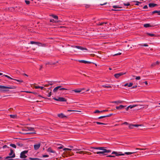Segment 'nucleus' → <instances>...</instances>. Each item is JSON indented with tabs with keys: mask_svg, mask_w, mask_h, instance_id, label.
I'll return each mask as SVG.
<instances>
[{
	"mask_svg": "<svg viewBox=\"0 0 160 160\" xmlns=\"http://www.w3.org/2000/svg\"><path fill=\"white\" fill-rule=\"evenodd\" d=\"M134 152H125L124 154L122 153L121 152H117L115 151H113L112 154H115V156H122L124 155V154H126V155H130L131 154Z\"/></svg>",
	"mask_w": 160,
	"mask_h": 160,
	"instance_id": "obj_1",
	"label": "nucleus"
},
{
	"mask_svg": "<svg viewBox=\"0 0 160 160\" xmlns=\"http://www.w3.org/2000/svg\"><path fill=\"white\" fill-rule=\"evenodd\" d=\"M28 152V150H25L21 152L20 154V158H25L27 157V156L25 154L27 153Z\"/></svg>",
	"mask_w": 160,
	"mask_h": 160,
	"instance_id": "obj_2",
	"label": "nucleus"
},
{
	"mask_svg": "<svg viewBox=\"0 0 160 160\" xmlns=\"http://www.w3.org/2000/svg\"><path fill=\"white\" fill-rule=\"evenodd\" d=\"M0 88H6V89H15L17 88V87L14 86H5L2 85H0Z\"/></svg>",
	"mask_w": 160,
	"mask_h": 160,
	"instance_id": "obj_3",
	"label": "nucleus"
},
{
	"mask_svg": "<svg viewBox=\"0 0 160 160\" xmlns=\"http://www.w3.org/2000/svg\"><path fill=\"white\" fill-rule=\"evenodd\" d=\"M53 99L58 101L65 102L67 101V99L63 97H59L58 98H54Z\"/></svg>",
	"mask_w": 160,
	"mask_h": 160,
	"instance_id": "obj_4",
	"label": "nucleus"
},
{
	"mask_svg": "<svg viewBox=\"0 0 160 160\" xmlns=\"http://www.w3.org/2000/svg\"><path fill=\"white\" fill-rule=\"evenodd\" d=\"M126 73V72L123 73V72H120V73H118L115 74L114 75V76L115 77V78H118L120 76H121L125 74Z\"/></svg>",
	"mask_w": 160,
	"mask_h": 160,
	"instance_id": "obj_5",
	"label": "nucleus"
},
{
	"mask_svg": "<svg viewBox=\"0 0 160 160\" xmlns=\"http://www.w3.org/2000/svg\"><path fill=\"white\" fill-rule=\"evenodd\" d=\"M72 47L73 48H75L78 49H81L82 50H86V51H88V49L86 48H82L80 46H72Z\"/></svg>",
	"mask_w": 160,
	"mask_h": 160,
	"instance_id": "obj_6",
	"label": "nucleus"
},
{
	"mask_svg": "<svg viewBox=\"0 0 160 160\" xmlns=\"http://www.w3.org/2000/svg\"><path fill=\"white\" fill-rule=\"evenodd\" d=\"M112 7L115 8V9H112V11H120L121 10L119 9V8H121L122 7L119 6H118L116 5H114L112 6Z\"/></svg>",
	"mask_w": 160,
	"mask_h": 160,
	"instance_id": "obj_7",
	"label": "nucleus"
},
{
	"mask_svg": "<svg viewBox=\"0 0 160 160\" xmlns=\"http://www.w3.org/2000/svg\"><path fill=\"white\" fill-rule=\"evenodd\" d=\"M15 157V153H14L12 156H7L5 158V160H12L13 159H12V158H14Z\"/></svg>",
	"mask_w": 160,
	"mask_h": 160,
	"instance_id": "obj_8",
	"label": "nucleus"
},
{
	"mask_svg": "<svg viewBox=\"0 0 160 160\" xmlns=\"http://www.w3.org/2000/svg\"><path fill=\"white\" fill-rule=\"evenodd\" d=\"M141 126V125H138V124H129V128L130 129H132L134 127H138V126Z\"/></svg>",
	"mask_w": 160,
	"mask_h": 160,
	"instance_id": "obj_9",
	"label": "nucleus"
},
{
	"mask_svg": "<svg viewBox=\"0 0 160 160\" xmlns=\"http://www.w3.org/2000/svg\"><path fill=\"white\" fill-rule=\"evenodd\" d=\"M41 146L40 143H39L38 144H35L34 145V149L35 150H38L40 147Z\"/></svg>",
	"mask_w": 160,
	"mask_h": 160,
	"instance_id": "obj_10",
	"label": "nucleus"
},
{
	"mask_svg": "<svg viewBox=\"0 0 160 160\" xmlns=\"http://www.w3.org/2000/svg\"><path fill=\"white\" fill-rule=\"evenodd\" d=\"M78 62H79L83 63L85 64H91L92 63V62H90L88 61L84 60H79Z\"/></svg>",
	"mask_w": 160,
	"mask_h": 160,
	"instance_id": "obj_11",
	"label": "nucleus"
},
{
	"mask_svg": "<svg viewBox=\"0 0 160 160\" xmlns=\"http://www.w3.org/2000/svg\"><path fill=\"white\" fill-rule=\"evenodd\" d=\"M125 106H123L122 105H120L119 106H116V108L118 110H121L124 108L125 107Z\"/></svg>",
	"mask_w": 160,
	"mask_h": 160,
	"instance_id": "obj_12",
	"label": "nucleus"
},
{
	"mask_svg": "<svg viewBox=\"0 0 160 160\" xmlns=\"http://www.w3.org/2000/svg\"><path fill=\"white\" fill-rule=\"evenodd\" d=\"M48 152H51V153H56L55 151L53 150L52 149V148H48L47 151Z\"/></svg>",
	"mask_w": 160,
	"mask_h": 160,
	"instance_id": "obj_13",
	"label": "nucleus"
},
{
	"mask_svg": "<svg viewBox=\"0 0 160 160\" xmlns=\"http://www.w3.org/2000/svg\"><path fill=\"white\" fill-rule=\"evenodd\" d=\"M61 87H62L61 86H58L57 87H56L53 90V92H57L58 90V89H59V88H61Z\"/></svg>",
	"mask_w": 160,
	"mask_h": 160,
	"instance_id": "obj_14",
	"label": "nucleus"
},
{
	"mask_svg": "<svg viewBox=\"0 0 160 160\" xmlns=\"http://www.w3.org/2000/svg\"><path fill=\"white\" fill-rule=\"evenodd\" d=\"M58 116L59 117L61 118H63L65 117H67L66 116L63 114L62 113L58 114Z\"/></svg>",
	"mask_w": 160,
	"mask_h": 160,
	"instance_id": "obj_15",
	"label": "nucleus"
},
{
	"mask_svg": "<svg viewBox=\"0 0 160 160\" xmlns=\"http://www.w3.org/2000/svg\"><path fill=\"white\" fill-rule=\"evenodd\" d=\"M38 46H42L43 47H45L47 45L45 43H42L40 42H38Z\"/></svg>",
	"mask_w": 160,
	"mask_h": 160,
	"instance_id": "obj_16",
	"label": "nucleus"
},
{
	"mask_svg": "<svg viewBox=\"0 0 160 160\" xmlns=\"http://www.w3.org/2000/svg\"><path fill=\"white\" fill-rule=\"evenodd\" d=\"M159 63V62L158 61H157L156 62H153L151 64V66L152 67H154L156 65H158Z\"/></svg>",
	"mask_w": 160,
	"mask_h": 160,
	"instance_id": "obj_17",
	"label": "nucleus"
},
{
	"mask_svg": "<svg viewBox=\"0 0 160 160\" xmlns=\"http://www.w3.org/2000/svg\"><path fill=\"white\" fill-rule=\"evenodd\" d=\"M157 13V14L158 15H160V11L155 10V11H153V12H152V14H154V13Z\"/></svg>",
	"mask_w": 160,
	"mask_h": 160,
	"instance_id": "obj_18",
	"label": "nucleus"
},
{
	"mask_svg": "<svg viewBox=\"0 0 160 160\" xmlns=\"http://www.w3.org/2000/svg\"><path fill=\"white\" fill-rule=\"evenodd\" d=\"M10 152L9 153V156H12V155H13V154L14 153V152L13 150L11 148H10Z\"/></svg>",
	"mask_w": 160,
	"mask_h": 160,
	"instance_id": "obj_19",
	"label": "nucleus"
},
{
	"mask_svg": "<svg viewBox=\"0 0 160 160\" xmlns=\"http://www.w3.org/2000/svg\"><path fill=\"white\" fill-rule=\"evenodd\" d=\"M82 90H79L78 89H76L74 90H72V92H74L76 93H79L81 92Z\"/></svg>",
	"mask_w": 160,
	"mask_h": 160,
	"instance_id": "obj_20",
	"label": "nucleus"
},
{
	"mask_svg": "<svg viewBox=\"0 0 160 160\" xmlns=\"http://www.w3.org/2000/svg\"><path fill=\"white\" fill-rule=\"evenodd\" d=\"M30 43L31 44H36V45H38V42H34V41H31L30 42Z\"/></svg>",
	"mask_w": 160,
	"mask_h": 160,
	"instance_id": "obj_21",
	"label": "nucleus"
},
{
	"mask_svg": "<svg viewBox=\"0 0 160 160\" xmlns=\"http://www.w3.org/2000/svg\"><path fill=\"white\" fill-rule=\"evenodd\" d=\"M157 6L158 5L156 4L151 3V8L154 7H155Z\"/></svg>",
	"mask_w": 160,
	"mask_h": 160,
	"instance_id": "obj_22",
	"label": "nucleus"
},
{
	"mask_svg": "<svg viewBox=\"0 0 160 160\" xmlns=\"http://www.w3.org/2000/svg\"><path fill=\"white\" fill-rule=\"evenodd\" d=\"M29 159L30 160H39L40 159L38 158H32L31 157L29 158Z\"/></svg>",
	"mask_w": 160,
	"mask_h": 160,
	"instance_id": "obj_23",
	"label": "nucleus"
},
{
	"mask_svg": "<svg viewBox=\"0 0 160 160\" xmlns=\"http://www.w3.org/2000/svg\"><path fill=\"white\" fill-rule=\"evenodd\" d=\"M51 16H52V17L54 18V19H56V20H58V17L57 16V15H51Z\"/></svg>",
	"mask_w": 160,
	"mask_h": 160,
	"instance_id": "obj_24",
	"label": "nucleus"
},
{
	"mask_svg": "<svg viewBox=\"0 0 160 160\" xmlns=\"http://www.w3.org/2000/svg\"><path fill=\"white\" fill-rule=\"evenodd\" d=\"M13 80L15 81H17L18 82H20V83H22V82H23V81L21 80H18V79H13Z\"/></svg>",
	"mask_w": 160,
	"mask_h": 160,
	"instance_id": "obj_25",
	"label": "nucleus"
},
{
	"mask_svg": "<svg viewBox=\"0 0 160 160\" xmlns=\"http://www.w3.org/2000/svg\"><path fill=\"white\" fill-rule=\"evenodd\" d=\"M93 123H96L97 124H100V125H106V124H105L104 123H101L98 122H94Z\"/></svg>",
	"mask_w": 160,
	"mask_h": 160,
	"instance_id": "obj_26",
	"label": "nucleus"
},
{
	"mask_svg": "<svg viewBox=\"0 0 160 160\" xmlns=\"http://www.w3.org/2000/svg\"><path fill=\"white\" fill-rule=\"evenodd\" d=\"M102 86L104 88H111L112 86H109V85H108V86L106 85H103Z\"/></svg>",
	"mask_w": 160,
	"mask_h": 160,
	"instance_id": "obj_27",
	"label": "nucleus"
},
{
	"mask_svg": "<svg viewBox=\"0 0 160 160\" xmlns=\"http://www.w3.org/2000/svg\"><path fill=\"white\" fill-rule=\"evenodd\" d=\"M143 26L144 27L148 28L150 27V24L147 23L144 24Z\"/></svg>",
	"mask_w": 160,
	"mask_h": 160,
	"instance_id": "obj_28",
	"label": "nucleus"
},
{
	"mask_svg": "<svg viewBox=\"0 0 160 160\" xmlns=\"http://www.w3.org/2000/svg\"><path fill=\"white\" fill-rule=\"evenodd\" d=\"M50 22H54V23H57L59 21H58L55 20L53 19H50Z\"/></svg>",
	"mask_w": 160,
	"mask_h": 160,
	"instance_id": "obj_29",
	"label": "nucleus"
},
{
	"mask_svg": "<svg viewBox=\"0 0 160 160\" xmlns=\"http://www.w3.org/2000/svg\"><path fill=\"white\" fill-rule=\"evenodd\" d=\"M104 150H102L103 151H99V152H97V154H104L105 153V152H104Z\"/></svg>",
	"mask_w": 160,
	"mask_h": 160,
	"instance_id": "obj_30",
	"label": "nucleus"
},
{
	"mask_svg": "<svg viewBox=\"0 0 160 160\" xmlns=\"http://www.w3.org/2000/svg\"><path fill=\"white\" fill-rule=\"evenodd\" d=\"M16 145L20 147H22L23 146V144L22 143L19 142L17 143Z\"/></svg>",
	"mask_w": 160,
	"mask_h": 160,
	"instance_id": "obj_31",
	"label": "nucleus"
},
{
	"mask_svg": "<svg viewBox=\"0 0 160 160\" xmlns=\"http://www.w3.org/2000/svg\"><path fill=\"white\" fill-rule=\"evenodd\" d=\"M138 45L141 46H144L145 47H147L148 46V45L147 43L144 44L143 45L142 44H138Z\"/></svg>",
	"mask_w": 160,
	"mask_h": 160,
	"instance_id": "obj_32",
	"label": "nucleus"
},
{
	"mask_svg": "<svg viewBox=\"0 0 160 160\" xmlns=\"http://www.w3.org/2000/svg\"><path fill=\"white\" fill-rule=\"evenodd\" d=\"M10 146L14 148H16V146L14 144L11 143L10 144Z\"/></svg>",
	"mask_w": 160,
	"mask_h": 160,
	"instance_id": "obj_33",
	"label": "nucleus"
},
{
	"mask_svg": "<svg viewBox=\"0 0 160 160\" xmlns=\"http://www.w3.org/2000/svg\"><path fill=\"white\" fill-rule=\"evenodd\" d=\"M29 131H34V129L33 128L28 127V129Z\"/></svg>",
	"mask_w": 160,
	"mask_h": 160,
	"instance_id": "obj_34",
	"label": "nucleus"
},
{
	"mask_svg": "<svg viewBox=\"0 0 160 160\" xmlns=\"http://www.w3.org/2000/svg\"><path fill=\"white\" fill-rule=\"evenodd\" d=\"M28 127H25L22 129V130L24 131H29V130H28Z\"/></svg>",
	"mask_w": 160,
	"mask_h": 160,
	"instance_id": "obj_35",
	"label": "nucleus"
},
{
	"mask_svg": "<svg viewBox=\"0 0 160 160\" xmlns=\"http://www.w3.org/2000/svg\"><path fill=\"white\" fill-rule=\"evenodd\" d=\"M3 76L5 77H6L8 78H9V79H11L12 80H13V78H11V77H9V76H8L7 75H3Z\"/></svg>",
	"mask_w": 160,
	"mask_h": 160,
	"instance_id": "obj_36",
	"label": "nucleus"
},
{
	"mask_svg": "<svg viewBox=\"0 0 160 160\" xmlns=\"http://www.w3.org/2000/svg\"><path fill=\"white\" fill-rule=\"evenodd\" d=\"M122 102L121 101H113L112 102L113 103H121Z\"/></svg>",
	"mask_w": 160,
	"mask_h": 160,
	"instance_id": "obj_37",
	"label": "nucleus"
},
{
	"mask_svg": "<svg viewBox=\"0 0 160 160\" xmlns=\"http://www.w3.org/2000/svg\"><path fill=\"white\" fill-rule=\"evenodd\" d=\"M69 89H67V88H59V90H60V91H61V90H68Z\"/></svg>",
	"mask_w": 160,
	"mask_h": 160,
	"instance_id": "obj_38",
	"label": "nucleus"
},
{
	"mask_svg": "<svg viewBox=\"0 0 160 160\" xmlns=\"http://www.w3.org/2000/svg\"><path fill=\"white\" fill-rule=\"evenodd\" d=\"M104 152H105V153H109L111 152V150H110L105 149Z\"/></svg>",
	"mask_w": 160,
	"mask_h": 160,
	"instance_id": "obj_39",
	"label": "nucleus"
},
{
	"mask_svg": "<svg viewBox=\"0 0 160 160\" xmlns=\"http://www.w3.org/2000/svg\"><path fill=\"white\" fill-rule=\"evenodd\" d=\"M10 118H16V115H10Z\"/></svg>",
	"mask_w": 160,
	"mask_h": 160,
	"instance_id": "obj_40",
	"label": "nucleus"
},
{
	"mask_svg": "<svg viewBox=\"0 0 160 160\" xmlns=\"http://www.w3.org/2000/svg\"><path fill=\"white\" fill-rule=\"evenodd\" d=\"M137 106V105H130L129 106H128V108H133V107H135L136 106Z\"/></svg>",
	"mask_w": 160,
	"mask_h": 160,
	"instance_id": "obj_41",
	"label": "nucleus"
},
{
	"mask_svg": "<svg viewBox=\"0 0 160 160\" xmlns=\"http://www.w3.org/2000/svg\"><path fill=\"white\" fill-rule=\"evenodd\" d=\"M34 132H30V133H26L25 134H36V131H35L34 130Z\"/></svg>",
	"mask_w": 160,
	"mask_h": 160,
	"instance_id": "obj_42",
	"label": "nucleus"
},
{
	"mask_svg": "<svg viewBox=\"0 0 160 160\" xmlns=\"http://www.w3.org/2000/svg\"><path fill=\"white\" fill-rule=\"evenodd\" d=\"M97 25L98 26L103 25V23L102 22H99L98 23H97Z\"/></svg>",
	"mask_w": 160,
	"mask_h": 160,
	"instance_id": "obj_43",
	"label": "nucleus"
},
{
	"mask_svg": "<svg viewBox=\"0 0 160 160\" xmlns=\"http://www.w3.org/2000/svg\"><path fill=\"white\" fill-rule=\"evenodd\" d=\"M51 93H52V90H51V91L48 92V94L47 95V96L48 97H50V96H51Z\"/></svg>",
	"mask_w": 160,
	"mask_h": 160,
	"instance_id": "obj_44",
	"label": "nucleus"
},
{
	"mask_svg": "<svg viewBox=\"0 0 160 160\" xmlns=\"http://www.w3.org/2000/svg\"><path fill=\"white\" fill-rule=\"evenodd\" d=\"M84 152L83 151H80L79 152H77L76 153H79V154H84Z\"/></svg>",
	"mask_w": 160,
	"mask_h": 160,
	"instance_id": "obj_45",
	"label": "nucleus"
},
{
	"mask_svg": "<svg viewBox=\"0 0 160 160\" xmlns=\"http://www.w3.org/2000/svg\"><path fill=\"white\" fill-rule=\"evenodd\" d=\"M25 2L27 5H29L30 3V2L28 0H25Z\"/></svg>",
	"mask_w": 160,
	"mask_h": 160,
	"instance_id": "obj_46",
	"label": "nucleus"
},
{
	"mask_svg": "<svg viewBox=\"0 0 160 160\" xmlns=\"http://www.w3.org/2000/svg\"><path fill=\"white\" fill-rule=\"evenodd\" d=\"M72 150V149L68 148H64L63 149V150L66 151V150H68V151H71Z\"/></svg>",
	"mask_w": 160,
	"mask_h": 160,
	"instance_id": "obj_47",
	"label": "nucleus"
},
{
	"mask_svg": "<svg viewBox=\"0 0 160 160\" xmlns=\"http://www.w3.org/2000/svg\"><path fill=\"white\" fill-rule=\"evenodd\" d=\"M94 113H99V112H101V111H99V110H95L94 112Z\"/></svg>",
	"mask_w": 160,
	"mask_h": 160,
	"instance_id": "obj_48",
	"label": "nucleus"
},
{
	"mask_svg": "<svg viewBox=\"0 0 160 160\" xmlns=\"http://www.w3.org/2000/svg\"><path fill=\"white\" fill-rule=\"evenodd\" d=\"M123 4L125 6H129L130 5V4L129 3H124Z\"/></svg>",
	"mask_w": 160,
	"mask_h": 160,
	"instance_id": "obj_49",
	"label": "nucleus"
},
{
	"mask_svg": "<svg viewBox=\"0 0 160 160\" xmlns=\"http://www.w3.org/2000/svg\"><path fill=\"white\" fill-rule=\"evenodd\" d=\"M113 114L112 113H111L108 115H106L105 116H106V117H109L111 116L112 115H113Z\"/></svg>",
	"mask_w": 160,
	"mask_h": 160,
	"instance_id": "obj_50",
	"label": "nucleus"
},
{
	"mask_svg": "<svg viewBox=\"0 0 160 160\" xmlns=\"http://www.w3.org/2000/svg\"><path fill=\"white\" fill-rule=\"evenodd\" d=\"M157 25V24H152H152H151V27H153L155 26H156Z\"/></svg>",
	"mask_w": 160,
	"mask_h": 160,
	"instance_id": "obj_51",
	"label": "nucleus"
},
{
	"mask_svg": "<svg viewBox=\"0 0 160 160\" xmlns=\"http://www.w3.org/2000/svg\"><path fill=\"white\" fill-rule=\"evenodd\" d=\"M63 147L64 146L63 145H61L60 147H58V149H60L62 148H63Z\"/></svg>",
	"mask_w": 160,
	"mask_h": 160,
	"instance_id": "obj_52",
	"label": "nucleus"
},
{
	"mask_svg": "<svg viewBox=\"0 0 160 160\" xmlns=\"http://www.w3.org/2000/svg\"><path fill=\"white\" fill-rule=\"evenodd\" d=\"M34 87L36 89L40 88V86H34Z\"/></svg>",
	"mask_w": 160,
	"mask_h": 160,
	"instance_id": "obj_53",
	"label": "nucleus"
},
{
	"mask_svg": "<svg viewBox=\"0 0 160 160\" xmlns=\"http://www.w3.org/2000/svg\"><path fill=\"white\" fill-rule=\"evenodd\" d=\"M49 157V155H42V157L43 158H46V157Z\"/></svg>",
	"mask_w": 160,
	"mask_h": 160,
	"instance_id": "obj_54",
	"label": "nucleus"
},
{
	"mask_svg": "<svg viewBox=\"0 0 160 160\" xmlns=\"http://www.w3.org/2000/svg\"><path fill=\"white\" fill-rule=\"evenodd\" d=\"M133 85V83H130L129 84H128V87H131Z\"/></svg>",
	"mask_w": 160,
	"mask_h": 160,
	"instance_id": "obj_55",
	"label": "nucleus"
},
{
	"mask_svg": "<svg viewBox=\"0 0 160 160\" xmlns=\"http://www.w3.org/2000/svg\"><path fill=\"white\" fill-rule=\"evenodd\" d=\"M105 149H104V148L103 147H99L98 150H104Z\"/></svg>",
	"mask_w": 160,
	"mask_h": 160,
	"instance_id": "obj_56",
	"label": "nucleus"
},
{
	"mask_svg": "<svg viewBox=\"0 0 160 160\" xmlns=\"http://www.w3.org/2000/svg\"><path fill=\"white\" fill-rule=\"evenodd\" d=\"M106 118L105 116H100V117H99V118H98L101 119V118Z\"/></svg>",
	"mask_w": 160,
	"mask_h": 160,
	"instance_id": "obj_57",
	"label": "nucleus"
},
{
	"mask_svg": "<svg viewBox=\"0 0 160 160\" xmlns=\"http://www.w3.org/2000/svg\"><path fill=\"white\" fill-rule=\"evenodd\" d=\"M9 148V147H8V146L7 145H4L2 147L3 148Z\"/></svg>",
	"mask_w": 160,
	"mask_h": 160,
	"instance_id": "obj_58",
	"label": "nucleus"
},
{
	"mask_svg": "<svg viewBox=\"0 0 160 160\" xmlns=\"http://www.w3.org/2000/svg\"><path fill=\"white\" fill-rule=\"evenodd\" d=\"M107 157H115V156L109 155L107 156Z\"/></svg>",
	"mask_w": 160,
	"mask_h": 160,
	"instance_id": "obj_59",
	"label": "nucleus"
},
{
	"mask_svg": "<svg viewBox=\"0 0 160 160\" xmlns=\"http://www.w3.org/2000/svg\"><path fill=\"white\" fill-rule=\"evenodd\" d=\"M135 78L136 80H140L141 79V77L140 76H138L136 77Z\"/></svg>",
	"mask_w": 160,
	"mask_h": 160,
	"instance_id": "obj_60",
	"label": "nucleus"
},
{
	"mask_svg": "<svg viewBox=\"0 0 160 160\" xmlns=\"http://www.w3.org/2000/svg\"><path fill=\"white\" fill-rule=\"evenodd\" d=\"M122 125L125 124V125H128V123L127 122H124L122 124Z\"/></svg>",
	"mask_w": 160,
	"mask_h": 160,
	"instance_id": "obj_61",
	"label": "nucleus"
},
{
	"mask_svg": "<svg viewBox=\"0 0 160 160\" xmlns=\"http://www.w3.org/2000/svg\"><path fill=\"white\" fill-rule=\"evenodd\" d=\"M90 5L87 4V5H85V7L86 8H88L90 7Z\"/></svg>",
	"mask_w": 160,
	"mask_h": 160,
	"instance_id": "obj_62",
	"label": "nucleus"
},
{
	"mask_svg": "<svg viewBox=\"0 0 160 160\" xmlns=\"http://www.w3.org/2000/svg\"><path fill=\"white\" fill-rule=\"evenodd\" d=\"M107 2H104V3H103L100 4V5H101V6L105 5L106 4H107Z\"/></svg>",
	"mask_w": 160,
	"mask_h": 160,
	"instance_id": "obj_63",
	"label": "nucleus"
},
{
	"mask_svg": "<svg viewBox=\"0 0 160 160\" xmlns=\"http://www.w3.org/2000/svg\"><path fill=\"white\" fill-rule=\"evenodd\" d=\"M0 160H5V158H4L0 156Z\"/></svg>",
	"mask_w": 160,
	"mask_h": 160,
	"instance_id": "obj_64",
	"label": "nucleus"
}]
</instances>
